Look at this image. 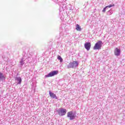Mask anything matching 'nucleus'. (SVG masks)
<instances>
[{
  "label": "nucleus",
  "instance_id": "nucleus-1",
  "mask_svg": "<svg viewBox=\"0 0 125 125\" xmlns=\"http://www.w3.org/2000/svg\"><path fill=\"white\" fill-rule=\"evenodd\" d=\"M79 66V62L78 61H74L70 62L67 66L68 69L77 68Z\"/></svg>",
  "mask_w": 125,
  "mask_h": 125
},
{
  "label": "nucleus",
  "instance_id": "nucleus-2",
  "mask_svg": "<svg viewBox=\"0 0 125 125\" xmlns=\"http://www.w3.org/2000/svg\"><path fill=\"white\" fill-rule=\"evenodd\" d=\"M54 1H55L56 2H57L58 1V4L60 5V10H61V8L62 10H65L66 9V5L65 4L64 2L63 1L64 0H53Z\"/></svg>",
  "mask_w": 125,
  "mask_h": 125
},
{
  "label": "nucleus",
  "instance_id": "nucleus-3",
  "mask_svg": "<svg viewBox=\"0 0 125 125\" xmlns=\"http://www.w3.org/2000/svg\"><path fill=\"white\" fill-rule=\"evenodd\" d=\"M102 44H103L102 41H98L93 47L94 50H100V49H101L102 47Z\"/></svg>",
  "mask_w": 125,
  "mask_h": 125
},
{
  "label": "nucleus",
  "instance_id": "nucleus-4",
  "mask_svg": "<svg viewBox=\"0 0 125 125\" xmlns=\"http://www.w3.org/2000/svg\"><path fill=\"white\" fill-rule=\"evenodd\" d=\"M66 113H67V110L66 109L59 108L58 110V114L59 115V116H65L66 115Z\"/></svg>",
  "mask_w": 125,
  "mask_h": 125
},
{
  "label": "nucleus",
  "instance_id": "nucleus-5",
  "mask_svg": "<svg viewBox=\"0 0 125 125\" xmlns=\"http://www.w3.org/2000/svg\"><path fill=\"white\" fill-rule=\"evenodd\" d=\"M67 118H69L70 121L75 120V118H76V114L74 113L73 111H69L67 113Z\"/></svg>",
  "mask_w": 125,
  "mask_h": 125
},
{
  "label": "nucleus",
  "instance_id": "nucleus-6",
  "mask_svg": "<svg viewBox=\"0 0 125 125\" xmlns=\"http://www.w3.org/2000/svg\"><path fill=\"white\" fill-rule=\"evenodd\" d=\"M58 74V71L54 70L50 72L48 75H45V78H49L50 77H53Z\"/></svg>",
  "mask_w": 125,
  "mask_h": 125
},
{
  "label": "nucleus",
  "instance_id": "nucleus-7",
  "mask_svg": "<svg viewBox=\"0 0 125 125\" xmlns=\"http://www.w3.org/2000/svg\"><path fill=\"white\" fill-rule=\"evenodd\" d=\"M114 53L115 56H120V55H121V49L116 48L114 49Z\"/></svg>",
  "mask_w": 125,
  "mask_h": 125
},
{
  "label": "nucleus",
  "instance_id": "nucleus-8",
  "mask_svg": "<svg viewBox=\"0 0 125 125\" xmlns=\"http://www.w3.org/2000/svg\"><path fill=\"white\" fill-rule=\"evenodd\" d=\"M49 94L51 98H52L53 99H58L56 94H54V93L51 92V91H49Z\"/></svg>",
  "mask_w": 125,
  "mask_h": 125
},
{
  "label": "nucleus",
  "instance_id": "nucleus-9",
  "mask_svg": "<svg viewBox=\"0 0 125 125\" xmlns=\"http://www.w3.org/2000/svg\"><path fill=\"white\" fill-rule=\"evenodd\" d=\"M84 47L86 50H89V49H90V47H91V43H90V42L85 43Z\"/></svg>",
  "mask_w": 125,
  "mask_h": 125
},
{
  "label": "nucleus",
  "instance_id": "nucleus-10",
  "mask_svg": "<svg viewBox=\"0 0 125 125\" xmlns=\"http://www.w3.org/2000/svg\"><path fill=\"white\" fill-rule=\"evenodd\" d=\"M15 79L16 81H17V82H18V84H21V83L22 82V79H21V77H16Z\"/></svg>",
  "mask_w": 125,
  "mask_h": 125
},
{
  "label": "nucleus",
  "instance_id": "nucleus-11",
  "mask_svg": "<svg viewBox=\"0 0 125 125\" xmlns=\"http://www.w3.org/2000/svg\"><path fill=\"white\" fill-rule=\"evenodd\" d=\"M115 6V5H114V4H113V5H109L108 6H106L103 10V12H106V9H107V8H110V7H113V6Z\"/></svg>",
  "mask_w": 125,
  "mask_h": 125
},
{
  "label": "nucleus",
  "instance_id": "nucleus-12",
  "mask_svg": "<svg viewBox=\"0 0 125 125\" xmlns=\"http://www.w3.org/2000/svg\"><path fill=\"white\" fill-rule=\"evenodd\" d=\"M0 81H4L5 80L4 75L1 72H0Z\"/></svg>",
  "mask_w": 125,
  "mask_h": 125
},
{
  "label": "nucleus",
  "instance_id": "nucleus-13",
  "mask_svg": "<svg viewBox=\"0 0 125 125\" xmlns=\"http://www.w3.org/2000/svg\"><path fill=\"white\" fill-rule=\"evenodd\" d=\"M24 62H25V60H24V57H23L21 58V61H20V65H21V66H23V65H24L25 63Z\"/></svg>",
  "mask_w": 125,
  "mask_h": 125
},
{
  "label": "nucleus",
  "instance_id": "nucleus-14",
  "mask_svg": "<svg viewBox=\"0 0 125 125\" xmlns=\"http://www.w3.org/2000/svg\"><path fill=\"white\" fill-rule=\"evenodd\" d=\"M76 29L77 30V31H81L82 30V28H81V26H80V25H79V24L76 25Z\"/></svg>",
  "mask_w": 125,
  "mask_h": 125
},
{
  "label": "nucleus",
  "instance_id": "nucleus-15",
  "mask_svg": "<svg viewBox=\"0 0 125 125\" xmlns=\"http://www.w3.org/2000/svg\"><path fill=\"white\" fill-rule=\"evenodd\" d=\"M107 15H111V14H113V10H110L108 12H107Z\"/></svg>",
  "mask_w": 125,
  "mask_h": 125
},
{
  "label": "nucleus",
  "instance_id": "nucleus-16",
  "mask_svg": "<svg viewBox=\"0 0 125 125\" xmlns=\"http://www.w3.org/2000/svg\"><path fill=\"white\" fill-rule=\"evenodd\" d=\"M58 60H60V62H61V63H62V62H63V59H62L61 56H58Z\"/></svg>",
  "mask_w": 125,
  "mask_h": 125
}]
</instances>
